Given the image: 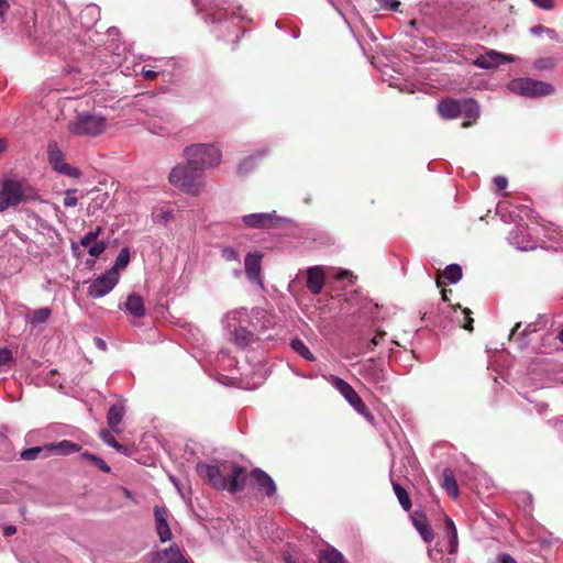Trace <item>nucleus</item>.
<instances>
[{"label":"nucleus","instance_id":"61","mask_svg":"<svg viewBox=\"0 0 563 563\" xmlns=\"http://www.w3.org/2000/svg\"><path fill=\"white\" fill-rule=\"evenodd\" d=\"M559 338L563 342V329L560 331Z\"/></svg>","mask_w":563,"mask_h":563},{"label":"nucleus","instance_id":"16","mask_svg":"<svg viewBox=\"0 0 563 563\" xmlns=\"http://www.w3.org/2000/svg\"><path fill=\"white\" fill-rule=\"evenodd\" d=\"M324 273L321 267L312 266L307 271V288L313 294L318 295L322 291L324 286Z\"/></svg>","mask_w":563,"mask_h":563},{"label":"nucleus","instance_id":"24","mask_svg":"<svg viewBox=\"0 0 563 563\" xmlns=\"http://www.w3.org/2000/svg\"><path fill=\"white\" fill-rule=\"evenodd\" d=\"M231 334V341L240 349L247 347L254 341V333L246 329V327H240Z\"/></svg>","mask_w":563,"mask_h":563},{"label":"nucleus","instance_id":"36","mask_svg":"<svg viewBox=\"0 0 563 563\" xmlns=\"http://www.w3.org/2000/svg\"><path fill=\"white\" fill-rule=\"evenodd\" d=\"M130 262V252L129 249L123 247L119 252L115 263L111 269H115L119 273V269L124 268Z\"/></svg>","mask_w":563,"mask_h":563},{"label":"nucleus","instance_id":"2","mask_svg":"<svg viewBox=\"0 0 563 563\" xmlns=\"http://www.w3.org/2000/svg\"><path fill=\"white\" fill-rule=\"evenodd\" d=\"M168 180L174 187L190 196H199L206 186L205 170L187 159L172 168Z\"/></svg>","mask_w":563,"mask_h":563},{"label":"nucleus","instance_id":"19","mask_svg":"<svg viewBox=\"0 0 563 563\" xmlns=\"http://www.w3.org/2000/svg\"><path fill=\"white\" fill-rule=\"evenodd\" d=\"M252 477L255 479L260 489H262L267 497H272L276 493V485L273 478L260 468L252 471Z\"/></svg>","mask_w":563,"mask_h":563},{"label":"nucleus","instance_id":"51","mask_svg":"<svg viewBox=\"0 0 563 563\" xmlns=\"http://www.w3.org/2000/svg\"><path fill=\"white\" fill-rule=\"evenodd\" d=\"M95 342H96V345H97L99 349H101V350H106V346H107V345H106V342H104L102 339H100V338H96V339H95Z\"/></svg>","mask_w":563,"mask_h":563},{"label":"nucleus","instance_id":"45","mask_svg":"<svg viewBox=\"0 0 563 563\" xmlns=\"http://www.w3.org/2000/svg\"><path fill=\"white\" fill-rule=\"evenodd\" d=\"M141 74L148 80H153L157 77L158 75V71L154 70V69H151V68H146V67H142L141 69Z\"/></svg>","mask_w":563,"mask_h":563},{"label":"nucleus","instance_id":"57","mask_svg":"<svg viewBox=\"0 0 563 563\" xmlns=\"http://www.w3.org/2000/svg\"><path fill=\"white\" fill-rule=\"evenodd\" d=\"M542 31H543V27H542V26H533V27H531V32H532L533 34H539V33H540V32H542Z\"/></svg>","mask_w":563,"mask_h":563},{"label":"nucleus","instance_id":"41","mask_svg":"<svg viewBox=\"0 0 563 563\" xmlns=\"http://www.w3.org/2000/svg\"><path fill=\"white\" fill-rule=\"evenodd\" d=\"M385 10L398 11L400 2L398 0H376Z\"/></svg>","mask_w":563,"mask_h":563},{"label":"nucleus","instance_id":"40","mask_svg":"<svg viewBox=\"0 0 563 563\" xmlns=\"http://www.w3.org/2000/svg\"><path fill=\"white\" fill-rule=\"evenodd\" d=\"M106 247H107L106 242L99 241L90 246V249L88 251L89 255L92 257H98L99 255H101L104 252Z\"/></svg>","mask_w":563,"mask_h":563},{"label":"nucleus","instance_id":"21","mask_svg":"<svg viewBox=\"0 0 563 563\" xmlns=\"http://www.w3.org/2000/svg\"><path fill=\"white\" fill-rule=\"evenodd\" d=\"M175 211H176L175 203L166 202V203L159 205V206L155 207L152 212L153 221L155 223L166 224L174 218Z\"/></svg>","mask_w":563,"mask_h":563},{"label":"nucleus","instance_id":"35","mask_svg":"<svg viewBox=\"0 0 563 563\" xmlns=\"http://www.w3.org/2000/svg\"><path fill=\"white\" fill-rule=\"evenodd\" d=\"M415 526H416L417 530L419 531L421 538L427 543H429L433 540V530L430 525L415 520Z\"/></svg>","mask_w":563,"mask_h":563},{"label":"nucleus","instance_id":"28","mask_svg":"<svg viewBox=\"0 0 563 563\" xmlns=\"http://www.w3.org/2000/svg\"><path fill=\"white\" fill-rule=\"evenodd\" d=\"M444 531L449 539L450 553H455L459 545L457 530L453 520L449 517H445Z\"/></svg>","mask_w":563,"mask_h":563},{"label":"nucleus","instance_id":"3","mask_svg":"<svg viewBox=\"0 0 563 563\" xmlns=\"http://www.w3.org/2000/svg\"><path fill=\"white\" fill-rule=\"evenodd\" d=\"M36 191L24 179L7 178L0 185V212L16 207L24 200L35 199Z\"/></svg>","mask_w":563,"mask_h":563},{"label":"nucleus","instance_id":"12","mask_svg":"<svg viewBox=\"0 0 563 563\" xmlns=\"http://www.w3.org/2000/svg\"><path fill=\"white\" fill-rule=\"evenodd\" d=\"M512 60V56L498 53L492 49L485 54L477 56L473 64L482 69H490Z\"/></svg>","mask_w":563,"mask_h":563},{"label":"nucleus","instance_id":"52","mask_svg":"<svg viewBox=\"0 0 563 563\" xmlns=\"http://www.w3.org/2000/svg\"><path fill=\"white\" fill-rule=\"evenodd\" d=\"M9 8V4L5 0H0V14H3Z\"/></svg>","mask_w":563,"mask_h":563},{"label":"nucleus","instance_id":"39","mask_svg":"<svg viewBox=\"0 0 563 563\" xmlns=\"http://www.w3.org/2000/svg\"><path fill=\"white\" fill-rule=\"evenodd\" d=\"M76 189H67L65 191V198H64V206L65 207H75L77 206V202H78V199L76 198L75 194H76Z\"/></svg>","mask_w":563,"mask_h":563},{"label":"nucleus","instance_id":"46","mask_svg":"<svg viewBox=\"0 0 563 563\" xmlns=\"http://www.w3.org/2000/svg\"><path fill=\"white\" fill-rule=\"evenodd\" d=\"M385 336V332H377L374 338L371 340L368 349L372 351L374 346H377L383 338Z\"/></svg>","mask_w":563,"mask_h":563},{"label":"nucleus","instance_id":"56","mask_svg":"<svg viewBox=\"0 0 563 563\" xmlns=\"http://www.w3.org/2000/svg\"><path fill=\"white\" fill-rule=\"evenodd\" d=\"M252 161V157H249L247 159H245L242 164H240L239 166V170L240 173H242L245 168V166Z\"/></svg>","mask_w":563,"mask_h":563},{"label":"nucleus","instance_id":"4","mask_svg":"<svg viewBox=\"0 0 563 563\" xmlns=\"http://www.w3.org/2000/svg\"><path fill=\"white\" fill-rule=\"evenodd\" d=\"M184 155L190 164H195L202 170L216 167L221 162V151L213 144H192L184 150Z\"/></svg>","mask_w":563,"mask_h":563},{"label":"nucleus","instance_id":"14","mask_svg":"<svg viewBox=\"0 0 563 563\" xmlns=\"http://www.w3.org/2000/svg\"><path fill=\"white\" fill-rule=\"evenodd\" d=\"M249 312L245 308L235 309L229 311L222 318L223 328L227 329L230 333L240 329V327H245L249 323Z\"/></svg>","mask_w":563,"mask_h":563},{"label":"nucleus","instance_id":"9","mask_svg":"<svg viewBox=\"0 0 563 563\" xmlns=\"http://www.w3.org/2000/svg\"><path fill=\"white\" fill-rule=\"evenodd\" d=\"M119 283V273L115 269H109L89 286L88 294L92 298H101L109 294Z\"/></svg>","mask_w":563,"mask_h":563},{"label":"nucleus","instance_id":"30","mask_svg":"<svg viewBox=\"0 0 563 563\" xmlns=\"http://www.w3.org/2000/svg\"><path fill=\"white\" fill-rule=\"evenodd\" d=\"M393 489L398 498L399 504L404 510L408 511L411 508V500L406 489L398 483L393 482Z\"/></svg>","mask_w":563,"mask_h":563},{"label":"nucleus","instance_id":"42","mask_svg":"<svg viewBox=\"0 0 563 563\" xmlns=\"http://www.w3.org/2000/svg\"><path fill=\"white\" fill-rule=\"evenodd\" d=\"M12 360V352L8 347L0 349V366L7 365Z\"/></svg>","mask_w":563,"mask_h":563},{"label":"nucleus","instance_id":"33","mask_svg":"<svg viewBox=\"0 0 563 563\" xmlns=\"http://www.w3.org/2000/svg\"><path fill=\"white\" fill-rule=\"evenodd\" d=\"M290 346L292 347V350L296 353L301 355L305 360L310 361V362L314 361L313 354L311 353L309 347L301 340H298V339L292 340L290 343Z\"/></svg>","mask_w":563,"mask_h":563},{"label":"nucleus","instance_id":"15","mask_svg":"<svg viewBox=\"0 0 563 563\" xmlns=\"http://www.w3.org/2000/svg\"><path fill=\"white\" fill-rule=\"evenodd\" d=\"M154 515H155L156 532H157V536H158L161 542L165 543V542L172 540V531H170L169 525L167 522L168 512H167L166 508L155 506Z\"/></svg>","mask_w":563,"mask_h":563},{"label":"nucleus","instance_id":"43","mask_svg":"<svg viewBox=\"0 0 563 563\" xmlns=\"http://www.w3.org/2000/svg\"><path fill=\"white\" fill-rule=\"evenodd\" d=\"M537 7L543 10H551L554 5L553 0H531Z\"/></svg>","mask_w":563,"mask_h":563},{"label":"nucleus","instance_id":"54","mask_svg":"<svg viewBox=\"0 0 563 563\" xmlns=\"http://www.w3.org/2000/svg\"><path fill=\"white\" fill-rule=\"evenodd\" d=\"M338 279H344L346 277H352V274L347 271H342L338 274Z\"/></svg>","mask_w":563,"mask_h":563},{"label":"nucleus","instance_id":"64","mask_svg":"<svg viewBox=\"0 0 563 563\" xmlns=\"http://www.w3.org/2000/svg\"><path fill=\"white\" fill-rule=\"evenodd\" d=\"M87 10H88V11H95V10H96V8H95V7H89V8H87Z\"/></svg>","mask_w":563,"mask_h":563},{"label":"nucleus","instance_id":"8","mask_svg":"<svg viewBox=\"0 0 563 563\" xmlns=\"http://www.w3.org/2000/svg\"><path fill=\"white\" fill-rule=\"evenodd\" d=\"M47 159L52 168L59 174L73 178H78L81 175L78 168L65 162L64 153L56 141H49L47 144Z\"/></svg>","mask_w":563,"mask_h":563},{"label":"nucleus","instance_id":"49","mask_svg":"<svg viewBox=\"0 0 563 563\" xmlns=\"http://www.w3.org/2000/svg\"><path fill=\"white\" fill-rule=\"evenodd\" d=\"M15 532H16V528H15L14 526H12V525H10V526H5V527L3 528V533H4V536H5V537H11V536H13Z\"/></svg>","mask_w":563,"mask_h":563},{"label":"nucleus","instance_id":"55","mask_svg":"<svg viewBox=\"0 0 563 563\" xmlns=\"http://www.w3.org/2000/svg\"><path fill=\"white\" fill-rule=\"evenodd\" d=\"M101 232H102L101 227H97L95 230L89 231V233L93 235L95 240L101 234Z\"/></svg>","mask_w":563,"mask_h":563},{"label":"nucleus","instance_id":"20","mask_svg":"<svg viewBox=\"0 0 563 563\" xmlns=\"http://www.w3.org/2000/svg\"><path fill=\"white\" fill-rule=\"evenodd\" d=\"M45 448L47 449V453L58 454V455H69L75 452H79L81 446L77 443H74L69 440H63L59 442H53L45 444Z\"/></svg>","mask_w":563,"mask_h":563},{"label":"nucleus","instance_id":"17","mask_svg":"<svg viewBox=\"0 0 563 563\" xmlns=\"http://www.w3.org/2000/svg\"><path fill=\"white\" fill-rule=\"evenodd\" d=\"M509 243L521 251L534 250L536 245L523 229L516 228L509 232Z\"/></svg>","mask_w":563,"mask_h":563},{"label":"nucleus","instance_id":"13","mask_svg":"<svg viewBox=\"0 0 563 563\" xmlns=\"http://www.w3.org/2000/svg\"><path fill=\"white\" fill-rule=\"evenodd\" d=\"M151 556L153 563H191L176 544L168 549L153 552Z\"/></svg>","mask_w":563,"mask_h":563},{"label":"nucleus","instance_id":"31","mask_svg":"<svg viewBox=\"0 0 563 563\" xmlns=\"http://www.w3.org/2000/svg\"><path fill=\"white\" fill-rule=\"evenodd\" d=\"M41 453H44V456H48L49 453H47V449L44 445L41 446H33L26 450H23L20 454V457L24 461H33L36 460Z\"/></svg>","mask_w":563,"mask_h":563},{"label":"nucleus","instance_id":"5","mask_svg":"<svg viewBox=\"0 0 563 563\" xmlns=\"http://www.w3.org/2000/svg\"><path fill=\"white\" fill-rule=\"evenodd\" d=\"M67 130L73 135L98 136L106 130V118L88 112L79 113L67 124Z\"/></svg>","mask_w":563,"mask_h":563},{"label":"nucleus","instance_id":"27","mask_svg":"<svg viewBox=\"0 0 563 563\" xmlns=\"http://www.w3.org/2000/svg\"><path fill=\"white\" fill-rule=\"evenodd\" d=\"M320 563H345L343 554L333 547L320 551Z\"/></svg>","mask_w":563,"mask_h":563},{"label":"nucleus","instance_id":"37","mask_svg":"<svg viewBox=\"0 0 563 563\" xmlns=\"http://www.w3.org/2000/svg\"><path fill=\"white\" fill-rule=\"evenodd\" d=\"M221 256L227 262H240L239 252L231 246H225L221 250Z\"/></svg>","mask_w":563,"mask_h":563},{"label":"nucleus","instance_id":"34","mask_svg":"<svg viewBox=\"0 0 563 563\" xmlns=\"http://www.w3.org/2000/svg\"><path fill=\"white\" fill-rule=\"evenodd\" d=\"M80 457L87 460L88 462H90L92 465H95L104 473H109L111 471L110 466L101 457L97 455L85 452L81 453Z\"/></svg>","mask_w":563,"mask_h":563},{"label":"nucleus","instance_id":"11","mask_svg":"<svg viewBox=\"0 0 563 563\" xmlns=\"http://www.w3.org/2000/svg\"><path fill=\"white\" fill-rule=\"evenodd\" d=\"M242 221L247 228L251 229H267L282 221V218H279L276 212L273 211L246 214L243 216Z\"/></svg>","mask_w":563,"mask_h":563},{"label":"nucleus","instance_id":"29","mask_svg":"<svg viewBox=\"0 0 563 563\" xmlns=\"http://www.w3.org/2000/svg\"><path fill=\"white\" fill-rule=\"evenodd\" d=\"M51 314H52V312H51L49 308H40V309L33 311L27 317V322L32 327H37L40 324L46 323L48 321Z\"/></svg>","mask_w":563,"mask_h":563},{"label":"nucleus","instance_id":"47","mask_svg":"<svg viewBox=\"0 0 563 563\" xmlns=\"http://www.w3.org/2000/svg\"><path fill=\"white\" fill-rule=\"evenodd\" d=\"M95 241V238L92 234H90L89 232H87L79 241V244L81 246H88L90 245L92 242Z\"/></svg>","mask_w":563,"mask_h":563},{"label":"nucleus","instance_id":"53","mask_svg":"<svg viewBox=\"0 0 563 563\" xmlns=\"http://www.w3.org/2000/svg\"><path fill=\"white\" fill-rule=\"evenodd\" d=\"M241 10H242V8H240V7H233V8L231 9V12H230V13H231L232 15L238 16V18H242V14L240 13V11H241Z\"/></svg>","mask_w":563,"mask_h":563},{"label":"nucleus","instance_id":"50","mask_svg":"<svg viewBox=\"0 0 563 563\" xmlns=\"http://www.w3.org/2000/svg\"><path fill=\"white\" fill-rule=\"evenodd\" d=\"M464 312L466 313V316H470V313H471V311L468 309H465ZM472 323H473V319L467 317V321H466V323L463 324V328L466 330H472L473 329Z\"/></svg>","mask_w":563,"mask_h":563},{"label":"nucleus","instance_id":"44","mask_svg":"<svg viewBox=\"0 0 563 563\" xmlns=\"http://www.w3.org/2000/svg\"><path fill=\"white\" fill-rule=\"evenodd\" d=\"M494 184L498 190H504L507 188L508 180L504 176H496L494 178Z\"/></svg>","mask_w":563,"mask_h":563},{"label":"nucleus","instance_id":"59","mask_svg":"<svg viewBox=\"0 0 563 563\" xmlns=\"http://www.w3.org/2000/svg\"><path fill=\"white\" fill-rule=\"evenodd\" d=\"M520 325H521V324H520L519 322H518V323H516V325L514 327V329H512V330H511V332H510V338H512V336L516 334V332L518 331V329L520 328Z\"/></svg>","mask_w":563,"mask_h":563},{"label":"nucleus","instance_id":"58","mask_svg":"<svg viewBox=\"0 0 563 563\" xmlns=\"http://www.w3.org/2000/svg\"><path fill=\"white\" fill-rule=\"evenodd\" d=\"M5 146V141L3 139H0V155L4 152Z\"/></svg>","mask_w":563,"mask_h":563},{"label":"nucleus","instance_id":"18","mask_svg":"<svg viewBox=\"0 0 563 563\" xmlns=\"http://www.w3.org/2000/svg\"><path fill=\"white\" fill-rule=\"evenodd\" d=\"M438 112L443 119H455L462 113V102L454 99H444L438 103Z\"/></svg>","mask_w":563,"mask_h":563},{"label":"nucleus","instance_id":"62","mask_svg":"<svg viewBox=\"0 0 563 563\" xmlns=\"http://www.w3.org/2000/svg\"><path fill=\"white\" fill-rule=\"evenodd\" d=\"M234 274H235V276H240L241 275V271L240 269H235Z\"/></svg>","mask_w":563,"mask_h":563},{"label":"nucleus","instance_id":"25","mask_svg":"<svg viewBox=\"0 0 563 563\" xmlns=\"http://www.w3.org/2000/svg\"><path fill=\"white\" fill-rule=\"evenodd\" d=\"M467 120L463 122V128H467L479 117V106L474 100H464L462 102V113Z\"/></svg>","mask_w":563,"mask_h":563},{"label":"nucleus","instance_id":"1","mask_svg":"<svg viewBox=\"0 0 563 563\" xmlns=\"http://www.w3.org/2000/svg\"><path fill=\"white\" fill-rule=\"evenodd\" d=\"M196 471L201 478L218 490L228 489L235 494L241 489V481L244 478L245 468L233 462H222L220 465L198 463Z\"/></svg>","mask_w":563,"mask_h":563},{"label":"nucleus","instance_id":"6","mask_svg":"<svg viewBox=\"0 0 563 563\" xmlns=\"http://www.w3.org/2000/svg\"><path fill=\"white\" fill-rule=\"evenodd\" d=\"M325 380L331 384L349 402V405L367 421L373 422L374 416L371 413L356 390L344 379L335 375L324 376Z\"/></svg>","mask_w":563,"mask_h":563},{"label":"nucleus","instance_id":"7","mask_svg":"<svg viewBox=\"0 0 563 563\" xmlns=\"http://www.w3.org/2000/svg\"><path fill=\"white\" fill-rule=\"evenodd\" d=\"M508 89L514 93L531 98L548 96L554 91L551 84L531 78L514 79L508 84Z\"/></svg>","mask_w":563,"mask_h":563},{"label":"nucleus","instance_id":"22","mask_svg":"<svg viewBox=\"0 0 563 563\" xmlns=\"http://www.w3.org/2000/svg\"><path fill=\"white\" fill-rule=\"evenodd\" d=\"M125 310L134 318H142L145 316L144 301L141 296L132 294L128 296L125 301Z\"/></svg>","mask_w":563,"mask_h":563},{"label":"nucleus","instance_id":"38","mask_svg":"<svg viewBox=\"0 0 563 563\" xmlns=\"http://www.w3.org/2000/svg\"><path fill=\"white\" fill-rule=\"evenodd\" d=\"M100 438L104 443H107L109 446L115 449L117 451H120L122 449V445L118 443V441L114 439V437L111 434L108 430H102L100 432Z\"/></svg>","mask_w":563,"mask_h":563},{"label":"nucleus","instance_id":"26","mask_svg":"<svg viewBox=\"0 0 563 563\" xmlns=\"http://www.w3.org/2000/svg\"><path fill=\"white\" fill-rule=\"evenodd\" d=\"M443 482L442 486L443 488L449 493L450 496L453 498H456L459 495V485L456 482V478L454 476V473L451 468H445L442 473Z\"/></svg>","mask_w":563,"mask_h":563},{"label":"nucleus","instance_id":"32","mask_svg":"<svg viewBox=\"0 0 563 563\" xmlns=\"http://www.w3.org/2000/svg\"><path fill=\"white\" fill-rule=\"evenodd\" d=\"M443 275L450 284H455L462 278V268L457 264H450L445 267Z\"/></svg>","mask_w":563,"mask_h":563},{"label":"nucleus","instance_id":"10","mask_svg":"<svg viewBox=\"0 0 563 563\" xmlns=\"http://www.w3.org/2000/svg\"><path fill=\"white\" fill-rule=\"evenodd\" d=\"M262 260L263 254L261 252H250L244 258V269L247 279L261 288L264 287L262 277Z\"/></svg>","mask_w":563,"mask_h":563},{"label":"nucleus","instance_id":"48","mask_svg":"<svg viewBox=\"0 0 563 563\" xmlns=\"http://www.w3.org/2000/svg\"><path fill=\"white\" fill-rule=\"evenodd\" d=\"M498 563H517V562L515 561V559H512L508 554H500L498 556Z\"/></svg>","mask_w":563,"mask_h":563},{"label":"nucleus","instance_id":"63","mask_svg":"<svg viewBox=\"0 0 563 563\" xmlns=\"http://www.w3.org/2000/svg\"><path fill=\"white\" fill-rule=\"evenodd\" d=\"M220 356H225V352H224V351H221V352L219 353L218 357H220Z\"/></svg>","mask_w":563,"mask_h":563},{"label":"nucleus","instance_id":"23","mask_svg":"<svg viewBox=\"0 0 563 563\" xmlns=\"http://www.w3.org/2000/svg\"><path fill=\"white\" fill-rule=\"evenodd\" d=\"M124 406L121 402H117L109 408L107 419L108 426L113 432L119 431V424L124 416Z\"/></svg>","mask_w":563,"mask_h":563},{"label":"nucleus","instance_id":"60","mask_svg":"<svg viewBox=\"0 0 563 563\" xmlns=\"http://www.w3.org/2000/svg\"><path fill=\"white\" fill-rule=\"evenodd\" d=\"M71 250H73V253L75 254L77 252V250H78V245L73 243L71 244Z\"/></svg>","mask_w":563,"mask_h":563}]
</instances>
